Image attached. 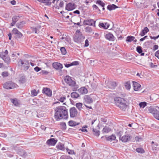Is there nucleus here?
Listing matches in <instances>:
<instances>
[{
	"mask_svg": "<svg viewBox=\"0 0 159 159\" xmlns=\"http://www.w3.org/2000/svg\"><path fill=\"white\" fill-rule=\"evenodd\" d=\"M87 127V126H84L82 128V129H79V130H81L82 132H87V130L86 129Z\"/></svg>",
	"mask_w": 159,
	"mask_h": 159,
	"instance_id": "50",
	"label": "nucleus"
},
{
	"mask_svg": "<svg viewBox=\"0 0 159 159\" xmlns=\"http://www.w3.org/2000/svg\"><path fill=\"white\" fill-rule=\"evenodd\" d=\"M16 84L11 82L8 81L5 83L4 84L3 87L7 89H11L16 87Z\"/></svg>",
	"mask_w": 159,
	"mask_h": 159,
	"instance_id": "7",
	"label": "nucleus"
},
{
	"mask_svg": "<svg viewBox=\"0 0 159 159\" xmlns=\"http://www.w3.org/2000/svg\"><path fill=\"white\" fill-rule=\"evenodd\" d=\"M60 159H72V158H66V157L65 156H62L60 158Z\"/></svg>",
	"mask_w": 159,
	"mask_h": 159,
	"instance_id": "64",
	"label": "nucleus"
},
{
	"mask_svg": "<svg viewBox=\"0 0 159 159\" xmlns=\"http://www.w3.org/2000/svg\"><path fill=\"white\" fill-rule=\"evenodd\" d=\"M18 64L19 65L21 66L25 71L27 70L30 67L29 61L27 60L20 59Z\"/></svg>",
	"mask_w": 159,
	"mask_h": 159,
	"instance_id": "4",
	"label": "nucleus"
},
{
	"mask_svg": "<svg viewBox=\"0 0 159 159\" xmlns=\"http://www.w3.org/2000/svg\"><path fill=\"white\" fill-rule=\"evenodd\" d=\"M78 91L80 93L82 94H86L88 93L87 89L84 87L80 88L78 89Z\"/></svg>",
	"mask_w": 159,
	"mask_h": 159,
	"instance_id": "21",
	"label": "nucleus"
},
{
	"mask_svg": "<svg viewBox=\"0 0 159 159\" xmlns=\"http://www.w3.org/2000/svg\"><path fill=\"white\" fill-rule=\"evenodd\" d=\"M89 41L87 39H86L85 42V45L84 46L87 47L89 45Z\"/></svg>",
	"mask_w": 159,
	"mask_h": 159,
	"instance_id": "59",
	"label": "nucleus"
},
{
	"mask_svg": "<svg viewBox=\"0 0 159 159\" xmlns=\"http://www.w3.org/2000/svg\"><path fill=\"white\" fill-rule=\"evenodd\" d=\"M31 29L32 32L36 34L38 33L37 29L36 28L31 27Z\"/></svg>",
	"mask_w": 159,
	"mask_h": 159,
	"instance_id": "51",
	"label": "nucleus"
},
{
	"mask_svg": "<svg viewBox=\"0 0 159 159\" xmlns=\"http://www.w3.org/2000/svg\"><path fill=\"white\" fill-rule=\"evenodd\" d=\"M11 101L15 106H18L19 104L18 100L16 98L11 99Z\"/></svg>",
	"mask_w": 159,
	"mask_h": 159,
	"instance_id": "31",
	"label": "nucleus"
},
{
	"mask_svg": "<svg viewBox=\"0 0 159 159\" xmlns=\"http://www.w3.org/2000/svg\"><path fill=\"white\" fill-rule=\"evenodd\" d=\"M136 51L139 53L141 54V56H142L144 55L145 53L144 52H142V48L141 46H138L137 47Z\"/></svg>",
	"mask_w": 159,
	"mask_h": 159,
	"instance_id": "26",
	"label": "nucleus"
},
{
	"mask_svg": "<svg viewBox=\"0 0 159 159\" xmlns=\"http://www.w3.org/2000/svg\"><path fill=\"white\" fill-rule=\"evenodd\" d=\"M69 125L70 126H75L79 125V123H76L75 121L72 120H70L68 122Z\"/></svg>",
	"mask_w": 159,
	"mask_h": 159,
	"instance_id": "32",
	"label": "nucleus"
},
{
	"mask_svg": "<svg viewBox=\"0 0 159 159\" xmlns=\"http://www.w3.org/2000/svg\"><path fill=\"white\" fill-rule=\"evenodd\" d=\"M71 97L73 98H76L79 97V94L76 92H73L71 94Z\"/></svg>",
	"mask_w": 159,
	"mask_h": 159,
	"instance_id": "28",
	"label": "nucleus"
},
{
	"mask_svg": "<svg viewBox=\"0 0 159 159\" xmlns=\"http://www.w3.org/2000/svg\"><path fill=\"white\" fill-rule=\"evenodd\" d=\"M84 99L85 101V102L87 103L90 104L92 103L93 102L92 98L88 95L85 96L84 97Z\"/></svg>",
	"mask_w": 159,
	"mask_h": 159,
	"instance_id": "16",
	"label": "nucleus"
},
{
	"mask_svg": "<svg viewBox=\"0 0 159 159\" xmlns=\"http://www.w3.org/2000/svg\"><path fill=\"white\" fill-rule=\"evenodd\" d=\"M136 151L137 152L141 153H143L144 152V151L143 149L141 148H137Z\"/></svg>",
	"mask_w": 159,
	"mask_h": 159,
	"instance_id": "43",
	"label": "nucleus"
},
{
	"mask_svg": "<svg viewBox=\"0 0 159 159\" xmlns=\"http://www.w3.org/2000/svg\"><path fill=\"white\" fill-rule=\"evenodd\" d=\"M61 125L63 129H66V125L65 123H62L61 124Z\"/></svg>",
	"mask_w": 159,
	"mask_h": 159,
	"instance_id": "54",
	"label": "nucleus"
},
{
	"mask_svg": "<svg viewBox=\"0 0 159 159\" xmlns=\"http://www.w3.org/2000/svg\"><path fill=\"white\" fill-rule=\"evenodd\" d=\"M123 134V132L121 131H120L117 133V135L118 136L120 139V138H121V136Z\"/></svg>",
	"mask_w": 159,
	"mask_h": 159,
	"instance_id": "53",
	"label": "nucleus"
},
{
	"mask_svg": "<svg viewBox=\"0 0 159 159\" xmlns=\"http://www.w3.org/2000/svg\"><path fill=\"white\" fill-rule=\"evenodd\" d=\"M66 9L68 11H71L75 8V5L74 3H69L66 7Z\"/></svg>",
	"mask_w": 159,
	"mask_h": 159,
	"instance_id": "14",
	"label": "nucleus"
},
{
	"mask_svg": "<svg viewBox=\"0 0 159 159\" xmlns=\"http://www.w3.org/2000/svg\"><path fill=\"white\" fill-rule=\"evenodd\" d=\"M19 82L20 84H24L26 81L25 77L23 76L21 77L19 80Z\"/></svg>",
	"mask_w": 159,
	"mask_h": 159,
	"instance_id": "30",
	"label": "nucleus"
},
{
	"mask_svg": "<svg viewBox=\"0 0 159 159\" xmlns=\"http://www.w3.org/2000/svg\"><path fill=\"white\" fill-rule=\"evenodd\" d=\"M133 83L134 90L135 91L139 90L140 88L141 85L138 83L135 82H133Z\"/></svg>",
	"mask_w": 159,
	"mask_h": 159,
	"instance_id": "17",
	"label": "nucleus"
},
{
	"mask_svg": "<svg viewBox=\"0 0 159 159\" xmlns=\"http://www.w3.org/2000/svg\"><path fill=\"white\" fill-rule=\"evenodd\" d=\"M155 56L159 59V50L155 52Z\"/></svg>",
	"mask_w": 159,
	"mask_h": 159,
	"instance_id": "60",
	"label": "nucleus"
},
{
	"mask_svg": "<svg viewBox=\"0 0 159 159\" xmlns=\"http://www.w3.org/2000/svg\"><path fill=\"white\" fill-rule=\"evenodd\" d=\"M149 31V29L147 27H145L143 30L140 33V35L143 36H144Z\"/></svg>",
	"mask_w": 159,
	"mask_h": 159,
	"instance_id": "23",
	"label": "nucleus"
},
{
	"mask_svg": "<svg viewBox=\"0 0 159 159\" xmlns=\"http://www.w3.org/2000/svg\"><path fill=\"white\" fill-rule=\"evenodd\" d=\"M48 72L44 70L42 71V73L43 74L48 75Z\"/></svg>",
	"mask_w": 159,
	"mask_h": 159,
	"instance_id": "63",
	"label": "nucleus"
},
{
	"mask_svg": "<svg viewBox=\"0 0 159 159\" xmlns=\"http://www.w3.org/2000/svg\"><path fill=\"white\" fill-rule=\"evenodd\" d=\"M66 149L69 154H75V152L73 150L69 149L68 148H66Z\"/></svg>",
	"mask_w": 159,
	"mask_h": 159,
	"instance_id": "48",
	"label": "nucleus"
},
{
	"mask_svg": "<svg viewBox=\"0 0 159 159\" xmlns=\"http://www.w3.org/2000/svg\"><path fill=\"white\" fill-rule=\"evenodd\" d=\"M101 120L104 122H106L107 121V119L104 117H102L101 118Z\"/></svg>",
	"mask_w": 159,
	"mask_h": 159,
	"instance_id": "61",
	"label": "nucleus"
},
{
	"mask_svg": "<svg viewBox=\"0 0 159 159\" xmlns=\"http://www.w3.org/2000/svg\"><path fill=\"white\" fill-rule=\"evenodd\" d=\"M106 39L109 40L113 41L114 40V37L113 35L111 33L107 34L105 36Z\"/></svg>",
	"mask_w": 159,
	"mask_h": 159,
	"instance_id": "22",
	"label": "nucleus"
},
{
	"mask_svg": "<svg viewBox=\"0 0 159 159\" xmlns=\"http://www.w3.org/2000/svg\"><path fill=\"white\" fill-rule=\"evenodd\" d=\"M57 141V139H55L54 138H51L48 140L46 143L47 144L51 145H54Z\"/></svg>",
	"mask_w": 159,
	"mask_h": 159,
	"instance_id": "15",
	"label": "nucleus"
},
{
	"mask_svg": "<svg viewBox=\"0 0 159 159\" xmlns=\"http://www.w3.org/2000/svg\"><path fill=\"white\" fill-rule=\"evenodd\" d=\"M82 105L83 104L80 102L76 103L75 104V106L80 111L82 109Z\"/></svg>",
	"mask_w": 159,
	"mask_h": 159,
	"instance_id": "36",
	"label": "nucleus"
},
{
	"mask_svg": "<svg viewBox=\"0 0 159 159\" xmlns=\"http://www.w3.org/2000/svg\"><path fill=\"white\" fill-rule=\"evenodd\" d=\"M132 138L131 136L129 134H127L123 136L121 138H120V140H121L123 142H126L129 141Z\"/></svg>",
	"mask_w": 159,
	"mask_h": 159,
	"instance_id": "10",
	"label": "nucleus"
},
{
	"mask_svg": "<svg viewBox=\"0 0 159 159\" xmlns=\"http://www.w3.org/2000/svg\"><path fill=\"white\" fill-rule=\"evenodd\" d=\"M42 93L48 97H51L52 95V91L49 88H43L42 90Z\"/></svg>",
	"mask_w": 159,
	"mask_h": 159,
	"instance_id": "12",
	"label": "nucleus"
},
{
	"mask_svg": "<svg viewBox=\"0 0 159 159\" xmlns=\"http://www.w3.org/2000/svg\"><path fill=\"white\" fill-rule=\"evenodd\" d=\"M64 2L63 1H61L59 3V5L61 7H62L64 5Z\"/></svg>",
	"mask_w": 159,
	"mask_h": 159,
	"instance_id": "62",
	"label": "nucleus"
},
{
	"mask_svg": "<svg viewBox=\"0 0 159 159\" xmlns=\"http://www.w3.org/2000/svg\"><path fill=\"white\" fill-rule=\"evenodd\" d=\"M34 69L35 71L38 72L41 70V68L38 66H36L34 68Z\"/></svg>",
	"mask_w": 159,
	"mask_h": 159,
	"instance_id": "57",
	"label": "nucleus"
},
{
	"mask_svg": "<svg viewBox=\"0 0 159 159\" xmlns=\"http://www.w3.org/2000/svg\"><path fill=\"white\" fill-rule=\"evenodd\" d=\"M126 89L129 90L130 88V84L129 82H127L125 83V85Z\"/></svg>",
	"mask_w": 159,
	"mask_h": 159,
	"instance_id": "42",
	"label": "nucleus"
},
{
	"mask_svg": "<svg viewBox=\"0 0 159 159\" xmlns=\"http://www.w3.org/2000/svg\"><path fill=\"white\" fill-rule=\"evenodd\" d=\"M52 66L54 69L58 70H61L63 67L62 64L59 62H54Z\"/></svg>",
	"mask_w": 159,
	"mask_h": 159,
	"instance_id": "11",
	"label": "nucleus"
},
{
	"mask_svg": "<svg viewBox=\"0 0 159 159\" xmlns=\"http://www.w3.org/2000/svg\"><path fill=\"white\" fill-rule=\"evenodd\" d=\"M96 4L101 6L102 7H104L105 4L102 1L98 0L97 1Z\"/></svg>",
	"mask_w": 159,
	"mask_h": 159,
	"instance_id": "35",
	"label": "nucleus"
},
{
	"mask_svg": "<svg viewBox=\"0 0 159 159\" xmlns=\"http://www.w3.org/2000/svg\"><path fill=\"white\" fill-rule=\"evenodd\" d=\"M85 31L87 32L88 33H90L91 32H92V29L91 28L89 27V26H87V27L85 28Z\"/></svg>",
	"mask_w": 159,
	"mask_h": 159,
	"instance_id": "47",
	"label": "nucleus"
},
{
	"mask_svg": "<svg viewBox=\"0 0 159 159\" xmlns=\"http://www.w3.org/2000/svg\"><path fill=\"white\" fill-rule=\"evenodd\" d=\"M25 22L24 21H22L17 23L16 24V27L19 29H21L23 26Z\"/></svg>",
	"mask_w": 159,
	"mask_h": 159,
	"instance_id": "25",
	"label": "nucleus"
},
{
	"mask_svg": "<svg viewBox=\"0 0 159 159\" xmlns=\"http://www.w3.org/2000/svg\"><path fill=\"white\" fill-rule=\"evenodd\" d=\"M92 7L94 9L98 10L99 11H100V10L99 9L98 6H97L96 5L94 4L93 5Z\"/></svg>",
	"mask_w": 159,
	"mask_h": 159,
	"instance_id": "58",
	"label": "nucleus"
},
{
	"mask_svg": "<svg viewBox=\"0 0 159 159\" xmlns=\"http://www.w3.org/2000/svg\"><path fill=\"white\" fill-rule=\"evenodd\" d=\"M118 7L115 4H112V5H108L107 7V9L110 11H111L113 10H114L116 8H118Z\"/></svg>",
	"mask_w": 159,
	"mask_h": 159,
	"instance_id": "24",
	"label": "nucleus"
},
{
	"mask_svg": "<svg viewBox=\"0 0 159 159\" xmlns=\"http://www.w3.org/2000/svg\"><path fill=\"white\" fill-rule=\"evenodd\" d=\"M26 154V152H24L23 150H22L20 152V154L21 156H25V155Z\"/></svg>",
	"mask_w": 159,
	"mask_h": 159,
	"instance_id": "56",
	"label": "nucleus"
},
{
	"mask_svg": "<svg viewBox=\"0 0 159 159\" xmlns=\"http://www.w3.org/2000/svg\"><path fill=\"white\" fill-rule=\"evenodd\" d=\"M111 131V129L109 128L108 127L105 126L103 128L102 130V132L104 133H108L110 132Z\"/></svg>",
	"mask_w": 159,
	"mask_h": 159,
	"instance_id": "34",
	"label": "nucleus"
},
{
	"mask_svg": "<svg viewBox=\"0 0 159 159\" xmlns=\"http://www.w3.org/2000/svg\"><path fill=\"white\" fill-rule=\"evenodd\" d=\"M19 17V16H13L12 18V21L16 23L18 20Z\"/></svg>",
	"mask_w": 159,
	"mask_h": 159,
	"instance_id": "45",
	"label": "nucleus"
},
{
	"mask_svg": "<svg viewBox=\"0 0 159 159\" xmlns=\"http://www.w3.org/2000/svg\"><path fill=\"white\" fill-rule=\"evenodd\" d=\"M66 99V98L65 97H61L59 98V100L61 102H63Z\"/></svg>",
	"mask_w": 159,
	"mask_h": 159,
	"instance_id": "55",
	"label": "nucleus"
},
{
	"mask_svg": "<svg viewBox=\"0 0 159 159\" xmlns=\"http://www.w3.org/2000/svg\"><path fill=\"white\" fill-rule=\"evenodd\" d=\"M71 78L68 76H66L64 79V80L67 84V83H69V82L71 81Z\"/></svg>",
	"mask_w": 159,
	"mask_h": 159,
	"instance_id": "41",
	"label": "nucleus"
},
{
	"mask_svg": "<svg viewBox=\"0 0 159 159\" xmlns=\"http://www.w3.org/2000/svg\"><path fill=\"white\" fill-rule=\"evenodd\" d=\"M93 134L96 136H98L100 134L99 131L94 128H93Z\"/></svg>",
	"mask_w": 159,
	"mask_h": 159,
	"instance_id": "37",
	"label": "nucleus"
},
{
	"mask_svg": "<svg viewBox=\"0 0 159 159\" xmlns=\"http://www.w3.org/2000/svg\"><path fill=\"white\" fill-rule=\"evenodd\" d=\"M51 0H43L42 3H43L46 6H50L51 5Z\"/></svg>",
	"mask_w": 159,
	"mask_h": 159,
	"instance_id": "27",
	"label": "nucleus"
},
{
	"mask_svg": "<svg viewBox=\"0 0 159 159\" xmlns=\"http://www.w3.org/2000/svg\"><path fill=\"white\" fill-rule=\"evenodd\" d=\"M99 26L100 27L104 29H107L109 28V25L107 23H100L99 25Z\"/></svg>",
	"mask_w": 159,
	"mask_h": 159,
	"instance_id": "20",
	"label": "nucleus"
},
{
	"mask_svg": "<svg viewBox=\"0 0 159 159\" xmlns=\"http://www.w3.org/2000/svg\"><path fill=\"white\" fill-rule=\"evenodd\" d=\"M12 32L15 39L18 40L21 39L23 36V34L16 28L13 29Z\"/></svg>",
	"mask_w": 159,
	"mask_h": 159,
	"instance_id": "5",
	"label": "nucleus"
},
{
	"mask_svg": "<svg viewBox=\"0 0 159 159\" xmlns=\"http://www.w3.org/2000/svg\"><path fill=\"white\" fill-rule=\"evenodd\" d=\"M107 140L108 141L114 140L116 139V137L114 135H112L111 136L107 137L106 138Z\"/></svg>",
	"mask_w": 159,
	"mask_h": 159,
	"instance_id": "29",
	"label": "nucleus"
},
{
	"mask_svg": "<svg viewBox=\"0 0 159 159\" xmlns=\"http://www.w3.org/2000/svg\"><path fill=\"white\" fill-rule=\"evenodd\" d=\"M54 117L57 120L62 119H67L68 117L67 109L64 106L57 107L55 109Z\"/></svg>",
	"mask_w": 159,
	"mask_h": 159,
	"instance_id": "1",
	"label": "nucleus"
},
{
	"mask_svg": "<svg viewBox=\"0 0 159 159\" xmlns=\"http://www.w3.org/2000/svg\"><path fill=\"white\" fill-rule=\"evenodd\" d=\"M61 51V53L63 55H65L66 53V51L65 48L64 47H61L60 48Z\"/></svg>",
	"mask_w": 159,
	"mask_h": 159,
	"instance_id": "44",
	"label": "nucleus"
},
{
	"mask_svg": "<svg viewBox=\"0 0 159 159\" xmlns=\"http://www.w3.org/2000/svg\"><path fill=\"white\" fill-rule=\"evenodd\" d=\"M116 86V83L114 82H109L107 84L108 88L112 89H115Z\"/></svg>",
	"mask_w": 159,
	"mask_h": 159,
	"instance_id": "18",
	"label": "nucleus"
},
{
	"mask_svg": "<svg viewBox=\"0 0 159 159\" xmlns=\"http://www.w3.org/2000/svg\"><path fill=\"white\" fill-rule=\"evenodd\" d=\"M84 39L85 37L82 34H77L74 37V40L75 42L79 43L83 42Z\"/></svg>",
	"mask_w": 159,
	"mask_h": 159,
	"instance_id": "6",
	"label": "nucleus"
},
{
	"mask_svg": "<svg viewBox=\"0 0 159 159\" xmlns=\"http://www.w3.org/2000/svg\"><path fill=\"white\" fill-rule=\"evenodd\" d=\"M8 51L6 50L4 52H2L0 53V57L5 62L8 64L10 61V58L8 55Z\"/></svg>",
	"mask_w": 159,
	"mask_h": 159,
	"instance_id": "3",
	"label": "nucleus"
},
{
	"mask_svg": "<svg viewBox=\"0 0 159 159\" xmlns=\"http://www.w3.org/2000/svg\"><path fill=\"white\" fill-rule=\"evenodd\" d=\"M9 74L7 72L4 71L2 72V75L3 77H5L7 76Z\"/></svg>",
	"mask_w": 159,
	"mask_h": 159,
	"instance_id": "52",
	"label": "nucleus"
},
{
	"mask_svg": "<svg viewBox=\"0 0 159 159\" xmlns=\"http://www.w3.org/2000/svg\"><path fill=\"white\" fill-rule=\"evenodd\" d=\"M70 117L74 118L77 116L78 112L75 107H72L70 108Z\"/></svg>",
	"mask_w": 159,
	"mask_h": 159,
	"instance_id": "9",
	"label": "nucleus"
},
{
	"mask_svg": "<svg viewBox=\"0 0 159 159\" xmlns=\"http://www.w3.org/2000/svg\"><path fill=\"white\" fill-rule=\"evenodd\" d=\"M135 38L134 36H128L127 37L126 41V42H131L135 39Z\"/></svg>",
	"mask_w": 159,
	"mask_h": 159,
	"instance_id": "38",
	"label": "nucleus"
},
{
	"mask_svg": "<svg viewBox=\"0 0 159 159\" xmlns=\"http://www.w3.org/2000/svg\"><path fill=\"white\" fill-rule=\"evenodd\" d=\"M152 150H156L157 149V143H154L153 141H152Z\"/></svg>",
	"mask_w": 159,
	"mask_h": 159,
	"instance_id": "33",
	"label": "nucleus"
},
{
	"mask_svg": "<svg viewBox=\"0 0 159 159\" xmlns=\"http://www.w3.org/2000/svg\"><path fill=\"white\" fill-rule=\"evenodd\" d=\"M67 84L70 86L74 87L75 86L76 83L75 81L71 79V81L69 82V83H67Z\"/></svg>",
	"mask_w": 159,
	"mask_h": 159,
	"instance_id": "40",
	"label": "nucleus"
},
{
	"mask_svg": "<svg viewBox=\"0 0 159 159\" xmlns=\"http://www.w3.org/2000/svg\"><path fill=\"white\" fill-rule=\"evenodd\" d=\"M146 102H141L139 104L140 107L144 108L146 106Z\"/></svg>",
	"mask_w": 159,
	"mask_h": 159,
	"instance_id": "46",
	"label": "nucleus"
},
{
	"mask_svg": "<svg viewBox=\"0 0 159 159\" xmlns=\"http://www.w3.org/2000/svg\"><path fill=\"white\" fill-rule=\"evenodd\" d=\"M124 94H122L121 97H116L114 98L116 105L121 110L125 111L129 105V103L126 99L123 98Z\"/></svg>",
	"mask_w": 159,
	"mask_h": 159,
	"instance_id": "2",
	"label": "nucleus"
},
{
	"mask_svg": "<svg viewBox=\"0 0 159 159\" xmlns=\"http://www.w3.org/2000/svg\"><path fill=\"white\" fill-rule=\"evenodd\" d=\"M58 148L61 150H65V147L64 145L62 143H59L57 146Z\"/></svg>",
	"mask_w": 159,
	"mask_h": 159,
	"instance_id": "39",
	"label": "nucleus"
},
{
	"mask_svg": "<svg viewBox=\"0 0 159 159\" xmlns=\"http://www.w3.org/2000/svg\"><path fill=\"white\" fill-rule=\"evenodd\" d=\"M79 64L78 62L77 61H74L70 63H66L64 64L66 67L68 68L73 66L77 65Z\"/></svg>",
	"mask_w": 159,
	"mask_h": 159,
	"instance_id": "19",
	"label": "nucleus"
},
{
	"mask_svg": "<svg viewBox=\"0 0 159 159\" xmlns=\"http://www.w3.org/2000/svg\"><path fill=\"white\" fill-rule=\"evenodd\" d=\"M31 95L33 96H36L37 95V93L35 89L32 90L31 91Z\"/></svg>",
	"mask_w": 159,
	"mask_h": 159,
	"instance_id": "49",
	"label": "nucleus"
},
{
	"mask_svg": "<svg viewBox=\"0 0 159 159\" xmlns=\"http://www.w3.org/2000/svg\"><path fill=\"white\" fill-rule=\"evenodd\" d=\"M151 113L156 119L159 120V111H158L156 109L153 108L152 109Z\"/></svg>",
	"mask_w": 159,
	"mask_h": 159,
	"instance_id": "13",
	"label": "nucleus"
},
{
	"mask_svg": "<svg viewBox=\"0 0 159 159\" xmlns=\"http://www.w3.org/2000/svg\"><path fill=\"white\" fill-rule=\"evenodd\" d=\"M96 21L90 19L87 20H84L83 24L84 25L92 26L95 27V26Z\"/></svg>",
	"mask_w": 159,
	"mask_h": 159,
	"instance_id": "8",
	"label": "nucleus"
}]
</instances>
